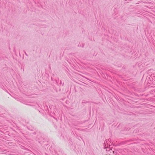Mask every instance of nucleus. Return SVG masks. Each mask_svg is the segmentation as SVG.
I'll return each instance as SVG.
<instances>
[{
  "mask_svg": "<svg viewBox=\"0 0 155 155\" xmlns=\"http://www.w3.org/2000/svg\"><path fill=\"white\" fill-rule=\"evenodd\" d=\"M110 141L111 140L110 139L106 140L104 143V147H105V148H106V147H110L112 146V143L111 144Z\"/></svg>",
  "mask_w": 155,
  "mask_h": 155,
  "instance_id": "f257e3e1",
  "label": "nucleus"
},
{
  "mask_svg": "<svg viewBox=\"0 0 155 155\" xmlns=\"http://www.w3.org/2000/svg\"><path fill=\"white\" fill-rule=\"evenodd\" d=\"M38 106L40 107V108L41 107V104H38Z\"/></svg>",
  "mask_w": 155,
  "mask_h": 155,
  "instance_id": "f03ea898",
  "label": "nucleus"
},
{
  "mask_svg": "<svg viewBox=\"0 0 155 155\" xmlns=\"http://www.w3.org/2000/svg\"><path fill=\"white\" fill-rule=\"evenodd\" d=\"M62 84V82L61 81H60V85H61Z\"/></svg>",
  "mask_w": 155,
  "mask_h": 155,
  "instance_id": "7ed1b4c3",
  "label": "nucleus"
},
{
  "mask_svg": "<svg viewBox=\"0 0 155 155\" xmlns=\"http://www.w3.org/2000/svg\"><path fill=\"white\" fill-rule=\"evenodd\" d=\"M25 54L26 56H28L27 54L25 52Z\"/></svg>",
  "mask_w": 155,
  "mask_h": 155,
  "instance_id": "20e7f679",
  "label": "nucleus"
}]
</instances>
